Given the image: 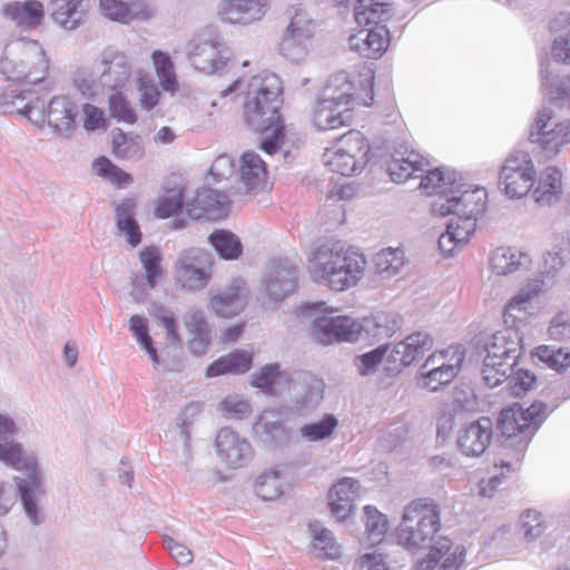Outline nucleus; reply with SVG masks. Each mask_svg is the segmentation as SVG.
Returning <instances> with one entry per match:
<instances>
[{"mask_svg": "<svg viewBox=\"0 0 570 570\" xmlns=\"http://www.w3.org/2000/svg\"><path fill=\"white\" fill-rule=\"evenodd\" d=\"M405 264V254L401 248L387 247L376 253L368 267L358 265V283L365 288H376L383 281L400 273Z\"/></svg>", "mask_w": 570, "mask_h": 570, "instance_id": "nucleus-17", "label": "nucleus"}, {"mask_svg": "<svg viewBox=\"0 0 570 570\" xmlns=\"http://www.w3.org/2000/svg\"><path fill=\"white\" fill-rule=\"evenodd\" d=\"M289 22L279 42V53L289 61L299 62L308 55L315 33V23L302 8H293Z\"/></svg>", "mask_w": 570, "mask_h": 570, "instance_id": "nucleus-13", "label": "nucleus"}, {"mask_svg": "<svg viewBox=\"0 0 570 570\" xmlns=\"http://www.w3.org/2000/svg\"><path fill=\"white\" fill-rule=\"evenodd\" d=\"M453 361L450 366H445L442 370L429 368L422 371L420 375V385L431 392L440 390L442 386L450 384L461 370V365L464 361V354H454L450 362Z\"/></svg>", "mask_w": 570, "mask_h": 570, "instance_id": "nucleus-43", "label": "nucleus"}, {"mask_svg": "<svg viewBox=\"0 0 570 570\" xmlns=\"http://www.w3.org/2000/svg\"><path fill=\"white\" fill-rule=\"evenodd\" d=\"M311 539L309 554L318 560H335L342 554V547L337 543L333 532L324 528L320 522L308 524Z\"/></svg>", "mask_w": 570, "mask_h": 570, "instance_id": "nucleus-35", "label": "nucleus"}, {"mask_svg": "<svg viewBox=\"0 0 570 570\" xmlns=\"http://www.w3.org/2000/svg\"><path fill=\"white\" fill-rule=\"evenodd\" d=\"M2 14L22 30L37 28L41 24L43 4L37 0L12 1L2 7Z\"/></svg>", "mask_w": 570, "mask_h": 570, "instance_id": "nucleus-31", "label": "nucleus"}, {"mask_svg": "<svg viewBox=\"0 0 570 570\" xmlns=\"http://www.w3.org/2000/svg\"><path fill=\"white\" fill-rule=\"evenodd\" d=\"M296 275V266L288 259L271 261L262 278L265 296L275 303L284 299L294 292Z\"/></svg>", "mask_w": 570, "mask_h": 570, "instance_id": "nucleus-19", "label": "nucleus"}, {"mask_svg": "<svg viewBox=\"0 0 570 570\" xmlns=\"http://www.w3.org/2000/svg\"><path fill=\"white\" fill-rule=\"evenodd\" d=\"M428 165L417 151L401 146L395 149L387 163V173L394 183L401 184L413 177L415 173L423 171Z\"/></svg>", "mask_w": 570, "mask_h": 570, "instance_id": "nucleus-30", "label": "nucleus"}, {"mask_svg": "<svg viewBox=\"0 0 570 570\" xmlns=\"http://www.w3.org/2000/svg\"><path fill=\"white\" fill-rule=\"evenodd\" d=\"M353 258L340 240L321 243L308 256V272L314 282L324 283L334 291H344L354 283Z\"/></svg>", "mask_w": 570, "mask_h": 570, "instance_id": "nucleus-8", "label": "nucleus"}, {"mask_svg": "<svg viewBox=\"0 0 570 570\" xmlns=\"http://www.w3.org/2000/svg\"><path fill=\"white\" fill-rule=\"evenodd\" d=\"M356 85L354 75L338 71L322 90L313 111V124L320 130L348 126L355 118Z\"/></svg>", "mask_w": 570, "mask_h": 570, "instance_id": "nucleus-4", "label": "nucleus"}, {"mask_svg": "<svg viewBox=\"0 0 570 570\" xmlns=\"http://www.w3.org/2000/svg\"><path fill=\"white\" fill-rule=\"evenodd\" d=\"M535 355L541 362L557 372H561L570 366V352L566 348L541 345L535 348Z\"/></svg>", "mask_w": 570, "mask_h": 570, "instance_id": "nucleus-60", "label": "nucleus"}, {"mask_svg": "<svg viewBox=\"0 0 570 570\" xmlns=\"http://www.w3.org/2000/svg\"><path fill=\"white\" fill-rule=\"evenodd\" d=\"M266 175V165L258 154L253 151L243 154L240 177L248 190L263 187Z\"/></svg>", "mask_w": 570, "mask_h": 570, "instance_id": "nucleus-47", "label": "nucleus"}, {"mask_svg": "<svg viewBox=\"0 0 570 570\" xmlns=\"http://www.w3.org/2000/svg\"><path fill=\"white\" fill-rule=\"evenodd\" d=\"M132 72V59L117 48L107 47L97 55L90 68L77 71L73 82L83 96L96 99L105 91L125 89Z\"/></svg>", "mask_w": 570, "mask_h": 570, "instance_id": "nucleus-3", "label": "nucleus"}, {"mask_svg": "<svg viewBox=\"0 0 570 570\" xmlns=\"http://www.w3.org/2000/svg\"><path fill=\"white\" fill-rule=\"evenodd\" d=\"M286 414L283 407L264 410L253 424L255 438L264 444L286 441L289 438V429L285 426Z\"/></svg>", "mask_w": 570, "mask_h": 570, "instance_id": "nucleus-25", "label": "nucleus"}, {"mask_svg": "<svg viewBox=\"0 0 570 570\" xmlns=\"http://www.w3.org/2000/svg\"><path fill=\"white\" fill-rule=\"evenodd\" d=\"M208 240L223 259L234 261L243 253L239 237L229 230L217 229L208 236Z\"/></svg>", "mask_w": 570, "mask_h": 570, "instance_id": "nucleus-51", "label": "nucleus"}, {"mask_svg": "<svg viewBox=\"0 0 570 570\" xmlns=\"http://www.w3.org/2000/svg\"><path fill=\"white\" fill-rule=\"evenodd\" d=\"M324 386L323 380L309 372L293 373L288 383L293 406L299 412L315 409L324 397Z\"/></svg>", "mask_w": 570, "mask_h": 570, "instance_id": "nucleus-20", "label": "nucleus"}, {"mask_svg": "<svg viewBox=\"0 0 570 570\" xmlns=\"http://www.w3.org/2000/svg\"><path fill=\"white\" fill-rule=\"evenodd\" d=\"M366 16L370 17L371 20L366 21L363 19L360 24L374 23V27L366 29V38L363 41L362 51L364 52L365 57L370 59H377L386 51L389 47L390 32L384 24H380L377 22V20H380L383 14H380L379 17L373 19V17L367 11ZM364 31L365 29L358 30V36Z\"/></svg>", "mask_w": 570, "mask_h": 570, "instance_id": "nucleus-39", "label": "nucleus"}, {"mask_svg": "<svg viewBox=\"0 0 570 570\" xmlns=\"http://www.w3.org/2000/svg\"><path fill=\"white\" fill-rule=\"evenodd\" d=\"M48 67L42 47L26 38L8 43L0 60V72L16 82L39 83L45 79Z\"/></svg>", "mask_w": 570, "mask_h": 570, "instance_id": "nucleus-9", "label": "nucleus"}, {"mask_svg": "<svg viewBox=\"0 0 570 570\" xmlns=\"http://www.w3.org/2000/svg\"><path fill=\"white\" fill-rule=\"evenodd\" d=\"M492 429V421L485 416L464 423L456 434V444L460 451L466 456L483 454L490 445Z\"/></svg>", "mask_w": 570, "mask_h": 570, "instance_id": "nucleus-22", "label": "nucleus"}, {"mask_svg": "<svg viewBox=\"0 0 570 570\" xmlns=\"http://www.w3.org/2000/svg\"><path fill=\"white\" fill-rule=\"evenodd\" d=\"M255 492L265 501L278 499L284 492V479L281 472L271 469L262 473L255 481Z\"/></svg>", "mask_w": 570, "mask_h": 570, "instance_id": "nucleus-52", "label": "nucleus"}, {"mask_svg": "<svg viewBox=\"0 0 570 570\" xmlns=\"http://www.w3.org/2000/svg\"><path fill=\"white\" fill-rule=\"evenodd\" d=\"M155 316L160 321L166 331V346L168 348L180 350L181 340L177 331L174 313L165 307H158Z\"/></svg>", "mask_w": 570, "mask_h": 570, "instance_id": "nucleus-62", "label": "nucleus"}, {"mask_svg": "<svg viewBox=\"0 0 570 570\" xmlns=\"http://www.w3.org/2000/svg\"><path fill=\"white\" fill-rule=\"evenodd\" d=\"M292 374L283 371L277 363L267 364L252 375L253 386L268 394H278L288 385Z\"/></svg>", "mask_w": 570, "mask_h": 570, "instance_id": "nucleus-42", "label": "nucleus"}, {"mask_svg": "<svg viewBox=\"0 0 570 570\" xmlns=\"http://www.w3.org/2000/svg\"><path fill=\"white\" fill-rule=\"evenodd\" d=\"M552 117L553 111L550 108L540 109L529 135L533 151L543 160L556 157L561 148L570 142V119L550 127Z\"/></svg>", "mask_w": 570, "mask_h": 570, "instance_id": "nucleus-12", "label": "nucleus"}, {"mask_svg": "<svg viewBox=\"0 0 570 570\" xmlns=\"http://www.w3.org/2000/svg\"><path fill=\"white\" fill-rule=\"evenodd\" d=\"M518 362L499 357L485 356L482 365V377L489 387H495L504 383Z\"/></svg>", "mask_w": 570, "mask_h": 570, "instance_id": "nucleus-49", "label": "nucleus"}, {"mask_svg": "<svg viewBox=\"0 0 570 570\" xmlns=\"http://www.w3.org/2000/svg\"><path fill=\"white\" fill-rule=\"evenodd\" d=\"M455 173H444L436 168L428 170V174L421 178L420 188L426 194H438V198L451 197L452 195L460 196L464 190L461 186L455 184Z\"/></svg>", "mask_w": 570, "mask_h": 570, "instance_id": "nucleus-37", "label": "nucleus"}, {"mask_svg": "<svg viewBox=\"0 0 570 570\" xmlns=\"http://www.w3.org/2000/svg\"><path fill=\"white\" fill-rule=\"evenodd\" d=\"M112 153L117 158L138 160L145 154L142 138L118 130L114 132Z\"/></svg>", "mask_w": 570, "mask_h": 570, "instance_id": "nucleus-50", "label": "nucleus"}, {"mask_svg": "<svg viewBox=\"0 0 570 570\" xmlns=\"http://www.w3.org/2000/svg\"><path fill=\"white\" fill-rule=\"evenodd\" d=\"M522 337L514 327H505L494 333L485 345L487 355L490 357L505 358L518 362L522 354Z\"/></svg>", "mask_w": 570, "mask_h": 570, "instance_id": "nucleus-33", "label": "nucleus"}, {"mask_svg": "<svg viewBox=\"0 0 570 570\" xmlns=\"http://www.w3.org/2000/svg\"><path fill=\"white\" fill-rule=\"evenodd\" d=\"M19 426L13 417L0 413V462L20 472L19 488L23 499L31 503L30 494L39 492L40 480L45 481L41 464L35 453H26L22 443L14 436Z\"/></svg>", "mask_w": 570, "mask_h": 570, "instance_id": "nucleus-6", "label": "nucleus"}, {"mask_svg": "<svg viewBox=\"0 0 570 570\" xmlns=\"http://www.w3.org/2000/svg\"><path fill=\"white\" fill-rule=\"evenodd\" d=\"M546 417L547 405L542 402H534L527 409L514 405L501 411L499 428L503 436L504 455L514 460V463L519 462Z\"/></svg>", "mask_w": 570, "mask_h": 570, "instance_id": "nucleus-7", "label": "nucleus"}, {"mask_svg": "<svg viewBox=\"0 0 570 570\" xmlns=\"http://www.w3.org/2000/svg\"><path fill=\"white\" fill-rule=\"evenodd\" d=\"M81 2L82 0H51V18L63 29H76L81 23L83 17Z\"/></svg>", "mask_w": 570, "mask_h": 570, "instance_id": "nucleus-44", "label": "nucleus"}, {"mask_svg": "<svg viewBox=\"0 0 570 570\" xmlns=\"http://www.w3.org/2000/svg\"><path fill=\"white\" fill-rule=\"evenodd\" d=\"M355 497L353 479L344 478L335 483L328 493V505L332 515L338 521H344L350 517L354 509Z\"/></svg>", "mask_w": 570, "mask_h": 570, "instance_id": "nucleus-36", "label": "nucleus"}, {"mask_svg": "<svg viewBox=\"0 0 570 570\" xmlns=\"http://www.w3.org/2000/svg\"><path fill=\"white\" fill-rule=\"evenodd\" d=\"M487 191L482 188L464 189L460 196L441 197L433 200L432 212L436 216L453 215L446 230L439 237V248L452 255L464 246L476 228V216L484 210Z\"/></svg>", "mask_w": 570, "mask_h": 570, "instance_id": "nucleus-2", "label": "nucleus"}, {"mask_svg": "<svg viewBox=\"0 0 570 570\" xmlns=\"http://www.w3.org/2000/svg\"><path fill=\"white\" fill-rule=\"evenodd\" d=\"M227 204L226 194L204 187L198 189L195 198L186 204V209L191 219L210 218L220 214Z\"/></svg>", "mask_w": 570, "mask_h": 570, "instance_id": "nucleus-34", "label": "nucleus"}, {"mask_svg": "<svg viewBox=\"0 0 570 570\" xmlns=\"http://www.w3.org/2000/svg\"><path fill=\"white\" fill-rule=\"evenodd\" d=\"M215 446L218 458L234 469L244 466L253 455L250 443L227 428L217 433Z\"/></svg>", "mask_w": 570, "mask_h": 570, "instance_id": "nucleus-23", "label": "nucleus"}, {"mask_svg": "<svg viewBox=\"0 0 570 570\" xmlns=\"http://www.w3.org/2000/svg\"><path fill=\"white\" fill-rule=\"evenodd\" d=\"M550 27L554 31H567L564 36L554 39L551 51L557 61L570 65V7L559 11Z\"/></svg>", "mask_w": 570, "mask_h": 570, "instance_id": "nucleus-45", "label": "nucleus"}, {"mask_svg": "<svg viewBox=\"0 0 570 570\" xmlns=\"http://www.w3.org/2000/svg\"><path fill=\"white\" fill-rule=\"evenodd\" d=\"M153 62L163 90L171 94L177 91L178 81L174 62L170 57L167 53L157 50L153 53Z\"/></svg>", "mask_w": 570, "mask_h": 570, "instance_id": "nucleus-53", "label": "nucleus"}, {"mask_svg": "<svg viewBox=\"0 0 570 570\" xmlns=\"http://www.w3.org/2000/svg\"><path fill=\"white\" fill-rule=\"evenodd\" d=\"M189 59L193 66L202 72H232L236 76L238 65L229 59V50L217 40H193L189 42Z\"/></svg>", "mask_w": 570, "mask_h": 570, "instance_id": "nucleus-15", "label": "nucleus"}, {"mask_svg": "<svg viewBox=\"0 0 570 570\" xmlns=\"http://www.w3.org/2000/svg\"><path fill=\"white\" fill-rule=\"evenodd\" d=\"M94 167L99 176L105 177L118 186H126L132 181V177L129 174L115 166L105 157L97 159Z\"/></svg>", "mask_w": 570, "mask_h": 570, "instance_id": "nucleus-63", "label": "nucleus"}, {"mask_svg": "<svg viewBox=\"0 0 570 570\" xmlns=\"http://www.w3.org/2000/svg\"><path fill=\"white\" fill-rule=\"evenodd\" d=\"M551 76L552 73L548 68V62L542 60L540 62V77L543 90L547 91L551 99L570 101V75L558 82H554Z\"/></svg>", "mask_w": 570, "mask_h": 570, "instance_id": "nucleus-55", "label": "nucleus"}, {"mask_svg": "<svg viewBox=\"0 0 570 570\" xmlns=\"http://www.w3.org/2000/svg\"><path fill=\"white\" fill-rule=\"evenodd\" d=\"M530 263L529 255L514 247H499L490 258L491 268L498 275H508L525 269Z\"/></svg>", "mask_w": 570, "mask_h": 570, "instance_id": "nucleus-38", "label": "nucleus"}, {"mask_svg": "<svg viewBox=\"0 0 570 570\" xmlns=\"http://www.w3.org/2000/svg\"><path fill=\"white\" fill-rule=\"evenodd\" d=\"M184 324L189 336L188 351L196 356L204 355L212 342V330L205 313L199 308L189 309L184 317Z\"/></svg>", "mask_w": 570, "mask_h": 570, "instance_id": "nucleus-29", "label": "nucleus"}, {"mask_svg": "<svg viewBox=\"0 0 570 570\" xmlns=\"http://www.w3.org/2000/svg\"><path fill=\"white\" fill-rule=\"evenodd\" d=\"M253 355L244 350H236L226 354L212 363L207 370L208 377H215L223 374H243L252 367Z\"/></svg>", "mask_w": 570, "mask_h": 570, "instance_id": "nucleus-41", "label": "nucleus"}, {"mask_svg": "<svg viewBox=\"0 0 570 570\" xmlns=\"http://www.w3.org/2000/svg\"><path fill=\"white\" fill-rule=\"evenodd\" d=\"M184 188L179 185L166 188L165 194L156 203L155 214L159 218H168L176 215L184 205Z\"/></svg>", "mask_w": 570, "mask_h": 570, "instance_id": "nucleus-54", "label": "nucleus"}, {"mask_svg": "<svg viewBox=\"0 0 570 570\" xmlns=\"http://www.w3.org/2000/svg\"><path fill=\"white\" fill-rule=\"evenodd\" d=\"M212 266L213 256L206 249H184L174 264L175 281L187 292H200L210 282Z\"/></svg>", "mask_w": 570, "mask_h": 570, "instance_id": "nucleus-11", "label": "nucleus"}, {"mask_svg": "<svg viewBox=\"0 0 570 570\" xmlns=\"http://www.w3.org/2000/svg\"><path fill=\"white\" fill-rule=\"evenodd\" d=\"M548 286L543 279H532L522 286L519 292L511 297L504 308V321L509 318L514 321L524 320L533 314L538 297L547 291Z\"/></svg>", "mask_w": 570, "mask_h": 570, "instance_id": "nucleus-26", "label": "nucleus"}, {"mask_svg": "<svg viewBox=\"0 0 570 570\" xmlns=\"http://www.w3.org/2000/svg\"><path fill=\"white\" fill-rule=\"evenodd\" d=\"M535 384V375L528 370L513 367L511 375L505 381L507 392L515 397L524 395Z\"/></svg>", "mask_w": 570, "mask_h": 570, "instance_id": "nucleus-59", "label": "nucleus"}, {"mask_svg": "<svg viewBox=\"0 0 570 570\" xmlns=\"http://www.w3.org/2000/svg\"><path fill=\"white\" fill-rule=\"evenodd\" d=\"M77 106L67 96L53 97L47 108L48 125L58 134L69 136L76 127Z\"/></svg>", "mask_w": 570, "mask_h": 570, "instance_id": "nucleus-32", "label": "nucleus"}, {"mask_svg": "<svg viewBox=\"0 0 570 570\" xmlns=\"http://www.w3.org/2000/svg\"><path fill=\"white\" fill-rule=\"evenodd\" d=\"M403 325L400 314L390 311H372L358 316V343L375 344L393 336Z\"/></svg>", "mask_w": 570, "mask_h": 570, "instance_id": "nucleus-18", "label": "nucleus"}, {"mask_svg": "<svg viewBox=\"0 0 570 570\" xmlns=\"http://www.w3.org/2000/svg\"><path fill=\"white\" fill-rule=\"evenodd\" d=\"M136 204L132 199H126L116 208V225L120 235L131 245L136 246L141 240V233L135 218Z\"/></svg>", "mask_w": 570, "mask_h": 570, "instance_id": "nucleus-46", "label": "nucleus"}, {"mask_svg": "<svg viewBox=\"0 0 570 570\" xmlns=\"http://www.w3.org/2000/svg\"><path fill=\"white\" fill-rule=\"evenodd\" d=\"M442 528L441 509L429 498L409 502L395 529V541L404 550L416 554L428 549Z\"/></svg>", "mask_w": 570, "mask_h": 570, "instance_id": "nucleus-5", "label": "nucleus"}, {"mask_svg": "<svg viewBox=\"0 0 570 570\" xmlns=\"http://www.w3.org/2000/svg\"><path fill=\"white\" fill-rule=\"evenodd\" d=\"M303 311L311 320L309 334L315 342L331 345L354 340L356 318L351 315H335L340 307L315 302L304 305Z\"/></svg>", "mask_w": 570, "mask_h": 570, "instance_id": "nucleus-10", "label": "nucleus"}, {"mask_svg": "<svg viewBox=\"0 0 570 570\" xmlns=\"http://www.w3.org/2000/svg\"><path fill=\"white\" fill-rule=\"evenodd\" d=\"M430 551L424 560L420 562V570H431L440 562L454 547L448 538H439L434 546H430Z\"/></svg>", "mask_w": 570, "mask_h": 570, "instance_id": "nucleus-64", "label": "nucleus"}, {"mask_svg": "<svg viewBox=\"0 0 570 570\" xmlns=\"http://www.w3.org/2000/svg\"><path fill=\"white\" fill-rule=\"evenodd\" d=\"M139 259L145 269L147 284L154 288L161 274L159 252L155 247H146L140 252Z\"/></svg>", "mask_w": 570, "mask_h": 570, "instance_id": "nucleus-61", "label": "nucleus"}, {"mask_svg": "<svg viewBox=\"0 0 570 570\" xmlns=\"http://www.w3.org/2000/svg\"><path fill=\"white\" fill-rule=\"evenodd\" d=\"M364 535L370 546L381 543L389 530L387 517L373 505L363 509Z\"/></svg>", "mask_w": 570, "mask_h": 570, "instance_id": "nucleus-48", "label": "nucleus"}, {"mask_svg": "<svg viewBox=\"0 0 570 570\" xmlns=\"http://www.w3.org/2000/svg\"><path fill=\"white\" fill-rule=\"evenodd\" d=\"M355 141L356 138L353 130L340 137L334 146V150L327 149L324 153L323 159L325 165L332 171L350 178L356 170Z\"/></svg>", "mask_w": 570, "mask_h": 570, "instance_id": "nucleus-27", "label": "nucleus"}, {"mask_svg": "<svg viewBox=\"0 0 570 570\" xmlns=\"http://www.w3.org/2000/svg\"><path fill=\"white\" fill-rule=\"evenodd\" d=\"M337 424V419L334 415L326 414L318 422H312L301 426L299 434L308 442L321 441L331 436Z\"/></svg>", "mask_w": 570, "mask_h": 570, "instance_id": "nucleus-56", "label": "nucleus"}, {"mask_svg": "<svg viewBox=\"0 0 570 570\" xmlns=\"http://www.w3.org/2000/svg\"><path fill=\"white\" fill-rule=\"evenodd\" d=\"M39 492L30 494L31 503L23 499V492L19 488L18 475L10 480L0 479V517L8 515L20 498L26 517L32 525H39L45 520L41 508V499L46 495L45 481L40 480Z\"/></svg>", "mask_w": 570, "mask_h": 570, "instance_id": "nucleus-16", "label": "nucleus"}, {"mask_svg": "<svg viewBox=\"0 0 570 570\" xmlns=\"http://www.w3.org/2000/svg\"><path fill=\"white\" fill-rule=\"evenodd\" d=\"M434 340L430 333L417 331L396 343L387 356L390 370L401 371L432 350Z\"/></svg>", "mask_w": 570, "mask_h": 570, "instance_id": "nucleus-21", "label": "nucleus"}, {"mask_svg": "<svg viewBox=\"0 0 570 570\" xmlns=\"http://www.w3.org/2000/svg\"><path fill=\"white\" fill-rule=\"evenodd\" d=\"M562 193V175L556 167H548L541 174L538 186L532 191L534 202L541 206L557 203Z\"/></svg>", "mask_w": 570, "mask_h": 570, "instance_id": "nucleus-40", "label": "nucleus"}, {"mask_svg": "<svg viewBox=\"0 0 570 570\" xmlns=\"http://www.w3.org/2000/svg\"><path fill=\"white\" fill-rule=\"evenodd\" d=\"M267 4L268 0H223L218 14L230 23H250L266 13Z\"/></svg>", "mask_w": 570, "mask_h": 570, "instance_id": "nucleus-28", "label": "nucleus"}, {"mask_svg": "<svg viewBox=\"0 0 570 570\" xmlns=\"http://www.w3.org/2000/svg\"><path fill=\"white\" fill-rule=\"evenodd\" d=\"M108 98V110L111 118L117 121L134 124L137 120V115L130 102L121 94V90L110 91Z\"/></svg>", "mask_w": 570, "mask_h": 570, "instance_id": "nucleus-58", "label": "nucleus"}, {"mask_svg": "<svg viewBox=\"0 0 570 570\" xmlns=\"http://www.w3.org/2000/svg\"><path fill=\"white\" fill-rule=\"evenodd\" d=\"M248 289L242 278L233 279L229 285L213 295L207 307L219 317H233L239 314L247 304Z\"/></svg>", "mask_w": 570, "mask_h": 570, "instance_id": "nucleus-24", "label": "nucleus"}, {"mask_svg": "<svg viewBox=\"0 0 570 570\" xmlns=\"http://www.w3.org/2000/svg\"><path fill=\"white\" fill-rule=\"evenodd\" d=\"M238 92L244 96V119L254 131L267 134L261 148L268 155H273L284 147V128L279 124V107L282 105L283 87L278 76L263 71L245 80L237 76L220 91L222 97Z\"/></svg>", "mask_w": 570, "mask_h": 570, "instance_id": "nucleus-1", "label": "nucleus"}, {"mask_svg": "<svg viewBox=\"0 0 570 570\" xmlns=\"http://www.w3.org/2000/svg\"><path fill=\"white\" fill-rule=\"evenodd\" d=\"M534 179V165L527 151L510 154L501 166L499 184L511 199L525 196L533 186Z\"/></svg>", "mask_w": 570, "mask_h": 570, "instance_id": "nucleus-14", "label": "nucleus"}, {"mask_svg": "<svg viewBox=\"0 0 570 570\" xmlns=\"http://www.w3.org/2000/svg\"><path fill=\"white\" fill-rule=\"evenodd\" d=\"M521 531L522 538L527 542H533L540 538L548 529L544 517L533 510H528L521 514Z\"/></svg>", "mask_w": 570, "mask_h": 570, "instance_id": "nucleus-57", "label": "nucleus"}]
</instances>
